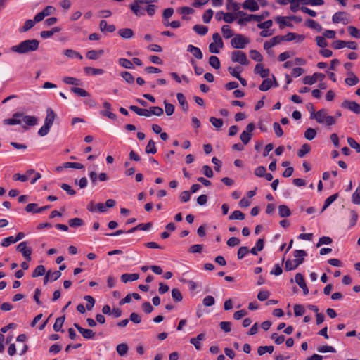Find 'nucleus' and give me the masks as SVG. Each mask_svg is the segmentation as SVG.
Listing matches in <instances>:
<instances>
[{
  "instance_id": "1",
  "label": "nucleus",
  "mask_w": 360,
  "mask_h": 360,
  "mask_svg": "<svg viewBox=\"0 0 360 360\" xmlns=\"http://www.w3.org/2000/svg\"><path fill=\"white\" fill-rule=\"evenodd\" d=\"M39 41L35 39H27L11 47V51L19 54H25L35 51L39 49Z\"/></svg>"
},
{
  "instance_id": "2",
  "label": "nucleus",
  "mask_w": 360,
  "mask_h": 360,
  "mask_svg": "<svg viewBox=\"0 0 360 360\" xmlns=\"http://www.w3.org/2000/svg\"><path fill=\"white\" fill-rule=\"evenodd\" d=\"M156 1L157 0H134L129 6L135 15L143 16L145 15V10L141 8V5H150Z\"/></svg>"
},
{
  "instance_id": "3",
  "label": "nucleus",
  "mask_w": 360,
  "mask_h": 360,
  "mask_svg": "<svg viewBox=\"0 0 360 360\" xmlns=\"http://www.w3.org/2000/svg\"><path fill=\"white\" fill-rule=\"evenodd\" d=\"M250 41V39L243 34H237L231 39V45L234 49H244Z\"/></svg>"
},
{
  "instance_id": "4",
  "label": "nucleus",
  "mask_w": 360,
  "mask_h": 360,
  "mask_svg": "<svg viewBox=\"0 0 360 360\" xmlns=\"http://www.w3.org/2000/svg\"><path fill=\"white\" fill-rule=\"evenodd\" d=\"M231 60L233 63H239L241 65H248V60L246 54L241 51H234L231 53Z\"/></svg>"
},
{
  "instance_id": "5",
  "label": "nucleus",
  "mask_w": 360,
  "mask_h": 360,
  "mask_svg": "<svg viewBox=\"0 0 360 360\" xmlns=\"http://www.w3.org/2000/svg\"><path fill=\"white\" fill-rule=\"evenodd\" d=\"M254 129L255 124L253 123H250L247 125L245 130H244L241 133L240 138L245 145L248 144L250 140L251 139L252 132L253 131Z\"/></svg>"
},
{
  "instance_id": "6",
  "label": "nucleus",
  "mask_w": 360,
  "mask_h": 360,
  "mask_svg": "<svg viewBox=\"0 0 360 360\" xmlns=\"http://www.w3.org/2000/svg\"><path fill=\"white\" fill-rule=\"evenodd\" d=\"M324 78H325L324 74L316 72L311 76H309V75L305 76L302 79V82L304 84L312 85L318 81H320V82L323 81L324 79Z\"/></svg>"
},
{
  "instance_id": "7",
  "label": "nucleus",
  "mask_w": 360,
  "mask_h": 360,
  "mask_svg": "<svg viewBox=\"0 0 360 360\" xmlns=\"http://www.w3.org/2000/svg\"><path fill=\"white\" fill-rule=\"evenodd\" d=\"M56 12V8L52 6H46L41 12L35 15V21L41 22L45 17L51 15Z\"/></svg>"
},
{
  "instance_id": "8",
  "label": "nucleus",
  "mask_w": 360,
  "mask_h": 360,
  "mask_svg": "<svg viewBox=\"0 0 360 360\" xmlns=\"http://www.w3.org/2000/svg\"><path fill=\"white\" fill-rule=\"evenodd\" d=\"M17 250L22 253V256L27 260L31 261V255L32 250L31 248L27 247V242L23 241L18 244L17 246Z\"/></svg>"
},
{
  "instance_id": "9",
  "label": "nucleus",
  "mask_w": 360,
  "mask_h": 360,
  "mask_svg": "<svg viewBox=\"0 0 360 360\" xmlns=\"http://www.w3.org/2000/svg\"><path fill=\"white\" fill-rule=\"evenodd\" d=\"M278 83L273 76V78H266L263 80L262 84L259 86V89L262 91H266L270 89L273 86H278Z\"/></svg>"
},
{
  "instance_id": "10",
  "label": "nucleus",
  "mask_w": 360,
  "mask_h": 360,
  "mask_svg": "<svg viewBox=\"0 0 360 360\" xmlns=\"http://www.w3.org/2000/svg\"><path fill=\"white\" fill-rule=\"evenodd\" d=\"M332 21L334 23L342 22L346 25L348 23V14L345 12H337L333 15Z\"/></svg>"
},
{
  "instance_id": "11",
  "label": "nucleus",
  "mask_w": 360,
  "mask_h": 360,
  "mask_svg": "<svg viewBox=\"0 0 360 360\" xmlns=\"http://www.w3.org/2000/svg\"><path fill=\"white\" fill-rule=\"evenodd\" d=\"M242 7L252 12L257 11L259 9L257 1L255 0H245L242 4Z\"/></svg>"
},
{
  "instance_id": "12",
  "label": "nucleus",
  "mask_w": 360,
  "mask_h": 360,
  "mask_svg": "<svg viewBox=\"0 0 360 360\" xmlns=\"http://www.w3.org/2000/svg\"><path fill=\"white\" fill-rule=\"evenodd\" d=\"M343 108H347L351 111L359 114L360 113V105L355 101H345L342 103Z\"/></svg>"
},
{
  "instance_id": "13",
  "label": "nucleus",
  "mask_w": 360,
  "mask_h": 360,
  "mask_svg": "<svg viewBox=\"0 0 360 360\" xmlns=\"http://www.w3.org/2000/svg\"><path fill=\"white\" fill-rule=\"evenodd\" d=\"M327 115L326 110L322 109L316 112H312L311 114V118L315 119L318 123L323 124L325 122Z\"/></svg>"
},
{
  "instance_id": "14",
  "label": "nucleus",
  "mask_w": 360,
  "mask_h": 360,
  "mask_svg": "<svg viewBox=\"0 0 360 360\" xmlns=\"http://www.w3.org/2000/svg\"><path fill=\"white\" fill-rule=\"evenodd\" d=\"M295 281L297 285L303 290L304 294L307 295L309 293V289L305 283L304 276L300 273H297L295 276Z\"/></svg>"
},
{
  "instance_id": "15",
  "label": "nucleus",
  "mask_w": 360,
  "mask_h": 360,
  "mask_svg": "<svg viewBox=\"0 0 360 360\" xmlns=\"http://www.w3.org/2000/svg\"><path fill=\"white\" fill-rule=\"evenodd\" d=\"M22 117V113L15 112L13 115L12 118L4 120V123L5 124H8V125L20 124L22 122V120H21Z\"/></svg>"
},
{
  "instance_id": "16",
  "label": "nucleus",
  "mask_w": 360,
  "mask_h": 360,
  "mask_svg": "<svg viewBox=\"0 0 360 360\" xmlns=\"http://www.w3.org/2000/svg\"><path fill=\"white\" fill-rule=\"evenodd\" d=\"M303 258L295 259L293 262L290 260H287L285 264V269L286 271H291L295 269L300 264H301L303 262Z\"/></svg>"
},
{
  "instance_id": "17",
  "label": "nucleus",
  "mask_w": 360,
  "mask_h": 360,
  "mask_svg": "<svg viewBox=\"0 0 360 360\" xmlns=\"http://www.w3.org/2000/svg\"><path fill=\"white\" fill-rule=\"evenodd\" d=\"M254 72L255 74H259L262 78L267 77L269 74V70L264 69L262 63H258L256 65L254 69Z\"/></svg>"
},
{
  "instance_id": "18",
  "label": "nucleus",
  "mask_w": 360,
  "mask_h": 360,
  "mask_svg": "<svg viewBox=\"0 0 360 360\" xmlns=\"http://www.w3.org/2000/svg\"><path fill=\"white\" fill-rule=\"evenodd\" d=\"M187 51L192 53L193 56L195 57L197 59L200 60L203 57L201 50L198 47L194 46L193 45H188L187 46Z\"/></svg>"
},
{
  "instance_id": "19",
  "label": "nucleus",
  "mask_w": 360,
  "mask_h": 360,
  "mask_svg": "<svg viewBox=\"0 0 360 360\" xmlns=\"http://www.w3.org/2000/svg\"><path fill=\"white\" fill-rule=\"evenodd\" d=\"M152 227V223L148 222L146 224H139L137 226L131 228V229L126 231L127 233H134L138 230H142V231H148Z\"/></svg>"
},
{
  "instance_id": "20",
  "label": "nucleus",
  "mask_w": 360,
  "mask_h": 360,
  "mask_svg": "<svg viewBox=\"0 0 360 360\" xmlns=\"http://www.w3.org/2000/svg\"><path fill=\"white\" fill-rule=\"evenodd\" d=\"M56 117V114L54 111L51 108H48L46 110V116L44 120V124L51 127L53 124L54 120Z\"/></svg>"
},
{
  "instance_id": "21",
  "label": "nucleus",
  "mask_w": 360,
  "mask_h": 360,
  "mask_svg": "<svg viewBox=\"0 0 360 360\" xmlns=\"http://www.w3.org/2000/svg\"><path fill=\"white\" fill-rule=\"evenodd\" d=\"M37 22H38L35 21V17L33 20H26L24 25L19 29V32L21 33L26 32L31 28H32L34 26L35 23Z\"/></svg>"
},
{
  "instance_id": "22",
  "label": "nucleus",
  "mask_w": 360,
  "mask_h": 360,
  "mask_svg": "<svg viewBox=\"0 0 360 360\" xmlns=\"http://www.w3.org/2000/svg\"><path fill=\"white\" fill-rule=\"evenodd\" d=\"M99 27L101 32H113L115 30L114 25H108L107 21L104 20H101Z\"/></svg>"
},
{
  "instance_id": "23",
  "label": "nucleus",
  "mask_w": 360,
  "mask_h": 360,
  "mask_svg": "<svg viewBox=\"0 0 360 360\" xmlns=\"http://www.w3.org/2000/svg\"><path fill=\"white\" fill-rule=\"evenodd\" d=\"M129 109L140 116L150 117L151 112L148 109L139 108L136 105L129 106Z\"/></svg>"
},
{
  "instance_id": "24",
  "label": "nucleus",
  "mask_w": 360,
  "mask_h": 360,
  "mask_svg": "<svg viewBox=\"0 0 360 360\" xmlns=\"http://www.w3.org/2000/svg\"><path fill=\"white\" fill-rule=\"evenodd\" d=\"M22 122L25 123L27 126H34L37 124L38 119L34 116L23 115L21 117Z\"/></svg>"
},
{
  "instance_id": "25",
  "label": "nucleus",
  "mask_w": 360,
  "mask_h": 360,
  "mask_svg": "<svg viewBox=\"0 0 360 360\" xmlns=\"http://www.w3.org/2000/svg\"><path fill=\"white\" fill-rule=\"evenodd\" d=\"M118 34L123 39H130L134 36V32L130 28H122L118 30Z\"/></svg>"
},
{
  "instance_id": "26",
  "label": "nucleus",
  "mask_w": 360,
  "mask_h": 360,
  "mask_svg": "<svg viewBox=\"0 0 360 360\" xmlns=\"http://www.w3.org/2000/svg\"><path fill=\"white\" fill-rule=\"evenodd\" d=\"M139 275L138 274H124L121 276V281L126 283L129 281H134L138 280Z\"/></svg>"
},
{
  "instance_id": "27",
  "label": "nucleus",
  "mask_w": 360,
  "mask_h": 360,
  "mask_svg": "<svg viewBox=\"0 0 360 360\" xmlns=\"http://www.w3.org/2000/svg\"><path fill=\"white\" fill-rule=\"evenodd\" d=\"M348 75L349 77H347L345 80V83L349 86H354L359 82V78L352 72H349Z\"/></svg>"
},
{
  "instance_id": "28",
  "label": "nucleus",
  "mask_w": 360,
  "mask_h": 360,
  "mask_svg": "<svg viewBox=\"0 0 360 360\" xmlns=\"http://www.w3.org/2000/svg\"><path fill=\"white\" fill-rule=\"evenodd\" d=\"M264 240L262 238H259L257 240L256 245L255 247H253L250 250V252H251L254 255H257V252L259 251H261L264 248Z\"/></svg>"
},
{
  "instance_id": "29",
  "label": "nucleus",
  "mask_w": 360,
  "mask_h": 360,
  "mask_svg": "<svg viewBox=\"0 0 360 360\" xmlns=\"http://www.w3.org/2000/svg\"><path fill=\"white\" fill-rule=\"evenodd\" d=\"M278 214L281 217L284 218L289 217L291 212L288 206L281 205L278 206Z\"/></svg>"
},
{
  "instance_id": "30",
  "label": "nucleus",
  "mask_w": 360,
  "mask_h": 360,
  "mask_svg": "<svg viewBox=\"0 0 360 360\" xmlns=\"http://www.w3.org/2000/svg\"><path fill=\"white\" fill-rule=\"evenodd\" d=\"M177 100L180 105L182 106V109L184 112H187L188 110V105L183 94L178 93L176 94Z\"/></svg>"
},
{
  "instance_id": "31",
  "label": "nucleus",
  "mask_w": 360,
  "mask_h": 360,
  "mask_svg": "<svg viewBox=\"0 0 360 360\" xmlns=\"http://www.w3.org/2000/svg\"><path fill=\"white\" fill-rule=\"evenodd\" d=\"M103 50H91L87 51L86 53V57L90 60H96L99 56L102 55L103 53Z\"/></svg>"
},
{
  "instance_id": "32",
  "label": "nucleus",
  "mask_w": 360,
  "mask_h": 360,
  "mask_svg": "<svg viewBox=\"0 0 360 360\" xmlns=\"http://www.w3.org/2000/svg\"><path fill=\"white\" fill-rule=\"evenodd\" d=\"M274 346H259L257 349V353L259 356L264 354L266 352L271 354L274 352Z\"/></svg>"
},
{
  "instance_id": "33",
  "label": "nucleus",
  "mask_w": 360,
  "mask_h": 360,
  "mask_svg": "<svg viewBox=\"0 0 360 360\" xmlns=\"http://www.w3.org/2000/svg\"><path fill=\"white\" fill-rule=\"evenodd\" d=\"M157 152L155 143L153 140H150L146 147V153L148 154H155Z\"/></svg>"
},
{
  "instance_id": "34",
  "label": "nucleus",
  "mask_w": 360,
  "mask_h": 360,
  "mask_svg": "<svg viewBox=\"0 0 360 360\" xmlns=\"http://www.w3.org/2000/svg\"><path fill=\"white\" fill-rule=\"evenodd\" d=\"M230 220H243L245 219V214L240 210H235L229 217Z\"/></svg>"
},
{
  "instance_id": "35",
  "label": "nucleus",
  "mask_w": 360,
  "mask_h": 360,
  "mask_svg": "<svg viewBox=\"0 0 360 360\" xmlns=\"http://www.w3.org/2000/svg\"><path fill=\"white\" fill-rule=\"evenodd\" d=\"M305 24L309 27H310L311 29H314V30H316L318 32H321L322 30L321 26L319 23H317L315 20H314L312 19H308L306 21Z\"/></svg>"
},
{
  "instance_id": "36",
  "label": "nucleus",
  "mask_w": 360,
  "mask_h": 360,
  "mask_svg": "<svg viewBox=\"0 0 360 360\" xmlns=\"http://www.w3.org/2000/svg\"><path fill=\"white\" fill-rule=\"evenodd\" d=\"M64 321H65V316L57 318L54 323V325H53V330L56 332L60 331Z\"/></svg>"
},
{
  "instance_id": "37",
  "label": "nucleus",
  "mask_w": 360,
  "mask_h": 360,
  "mask_svg": "<svg viewBox=\"0 0 360 360\" xmlns=\"http://www.w3.org/2000/svg\"><path fill=\"white\" fill-rule=\"evenodd\" d=\"M338 194L335 193L326 198L321 209V212H323L331 203H333L338 198Z\"/></svg>"
},
{
  "instance_id": "38",
  "label": "nucleus",
  "mask_w": 360,
  "mask_h": 360,
  "mask_svg": "<svg viewBox=\"0 0 360 360\" xmlns=\"http://www.w3.org/2000/svg\"><path fill=\"white\" fill-rule=\"evenodd\" d=\"M254 20L253 14H248L243 18H240L237 22L240 26H244L247 22Z\"/></svg>"
},
{
  "instance_id": "39",
  "label": "nucleus",
  "mask_w": 360,
  "mask_h": 360,
  "mask_svg": "<svg viewBox=\"0 0 360 360\" xmlns=\"http://www.w3.org/2000/svg\"><path fill=\"white\" fill-rule=\"evenodd\" d=\"M128 349L129 347L126 343L119 344L116 347L117 353L122 356H124L127 353Z\"/></svg>"
},
{
  "instance_id": "40",
  "label": "nucleus",
  "mask_w": 360,
  "mask_h": 360,
  "mask_svg": "<svg viewBox=\"0 0 360 360\" xmlns=\"http://www.w3.org/2000/svg\"><path fill=\"white\" fill-rule=\"evenodd\" d=\"M46 272V269L43 265L37 266L32 272V277H39L43 276Z\"/></svg>"
},
{
  "instance_id": "41",
  "label": "nucleus",
  "mask_w": 360,
  "mask_h": 360,
  "mask_svg": "<svg viewBox=\"0 0 360 360\" xmlns=\"http://www.w3.org/2000/svg\"><path fill=\"white\" fill-rule=\"evenodd\" d=\"M212 39L213 42L212 44H215L219 48H223L224 43L220 34L218 32H215L212 34Z\"/></svg>"
},
{
  "instance_id": "42",
  "label": "nucleus",
  "mask_w": 360,
  "mask_h": 360,
  "mask_svg": "<svg viewBox=\"0 0 360 360\" xmlns=\"http://www.w3.org/2000/svg\"><path fill=\"white\" fill-rule=\"evenodd\" d=\"M301 4L311 6H321L324 4L323 0H300Z\"/></svg>"
},
{
  "instance_id": "43",
  "label": "nucleus",
  "mask_w": 360,
  "mask_h": 360,
  "mask_svg": "<svg viewBox=\"0 0 360 360\" xmlns=\"http://www.w3.org/2000/svg\"><path fill=\"white\" fill-rule=\"evenodd\" d=\"M84 70L86 74H92L94 75H101L104 72L103 69L94 68L91 67H86L84 68Z\"/></svg>"
},
{
  "instance_id": "44",
  "label": "nucleus",
  "mask_w": 360,
  "mask_h": 360,
  "mask_svg": "<svg viewBox=\"0 0 360 360\" xmlns=\"http://www.w3.org/2000/svg\"><path fill=\"white\" fill-rule=\"evenodd\" d=\"M70 227H79L84 225V221L80 218H73L68 221Z\"/></svg>"
},
{
  "instance_id": "45",
  "label": "nucleus",
  "mask_w": 360,
  "mask_h": 360,
  "mask_svg": "<svg viewBox=\"0 0 360 360\" xmlns=\"http://www.w3.org/2000/svg\"><path fill=\"white\" fill-rule=\"evenodd\" d=\"M172 297L174 301L179 302H181L183 299V296L180 290L177 288H173L172 290Z\"/></svg>"
},
{
  "instance_id": "46",
  "label": "nucleus",
  "mask_w": 360,
  "mask_h": 360,
  "mask_svg": "<svg viewBox=\"0 0 360 360\" xmlns=\"http://www.w3.org/2000/svg\"><path fill=\"white\" fill-rule=\"evenodd\" d=\"M193 30L200 35H205L208 32V28L204 25H195L193 27Z\"/></svg>"
},
{
  "instance_id": "47",
  "label": "nucleus",
  "mask_w": 360,
  "mask_h": 360,
  "mask_svg": "<svg viewBox=\"0 0 360 360\" xmlns=\"http://www.w3.org/2000/svg\"><path fill=\"white\" fill-rule=\"evenodd\" d=\"M221 32L223 34V37L225 39H229L232 36H233V31L231 30L229 25H223L221 27Z\"/></svg>"
},
{
  "instance_id": "48",
  "label": "nucleus",
  "mask_w": 360,
  "mask_h": 360,
  "mask_svg": "<svg viewBox=\"0 0 360 360\" xmlns=\"http://www.w3.org/2000/svg\"><path fill=\"white\" fill-rule=\"evenodd\" d=\"M209 64L214 68V69L220 68V61L219 59L214 56H212L209 58Z\"/></svg>"
},
{
  "instance_id": "49",
  "label": "nucleus",
  "mask_w": 360,
  "mask_h": 360,
  "mask_svg": "<svg viewBox=\"0 0 360 360\" xmlns=\"http://www.w3.org/2000/svg\"><path fill=\"white\" fill-rule=\"evenodd\" d=\"M275 21L279 24L280 28H283L284 26L292 27V24L288 22L285 18L282 16H277Z\"/></svg>"
},
{
  "instance_id": "50",
  "label": "nucleus",
  "mask_w": 360,
  "mask_h": 360,
  "mask_svg": "<svg viewBox=\"0 0 360 360\" xmlns=\"http://www.w3.org/2000/svg\"><path fill=\"white\" fill-rule=\"evenodd\" d=\"M352 201L354 204L360 205V185L356 188L352 196Z\"/></svg>"
},
{
  "instance_id": "51",
  "label": "nucleus",
  "mask_w": 360,
  "mask_h": 360,
  "mask_svg": "<svg viewBox=\"0 0 360 360\" xmlns=\"http://www.w3.org/2000/svg\"><path fill=\"white\" fill-rule=\"evenodd\" d=\"M316 136V131L313 128H308L304 132V138L307 140H312Z\"/></svg>"
},
{
  "instance_id": "52",
  "label": "nucleus",
  "mask_w": 360,
  "mask_h": 360,
  "mask_svg": "<svg viewBox=\"0 0 360 360\" xmlns=\"http://www.w3.org/2000/svg\"><path fill=\"white\" fill-rule=\"evenodd\" d=\"M310 146L307 143H304L302 146L301 148L297 152V155L300 158L304 157L306 154H307L310 151Z\"/></svg>"
},
{
  "instance_id": "53",
  "label": "nucleus",
  "mask_w": 360,
  "mask_h": 360,
  "mask_svg": "<svg viewBox=\"0 0 360 360\" xmlns=\"http://www.w3.org/2000/svg\"><path fill=\"white\" fill-rule=\"evenodd\" d=\"M63 81L67 84H72L76 86L80 84V80L72 77H65L63 79Z\"/></svg>"
},
{
  "instance_id": "54",
  "label": "nucleus",
  "mask_w": 360,
  "mask_h": 360,
  "mask_svg": "<svg viewBox=\"0 0 360 360\" xmlns=\"http://www.w3.org/2000/svg\"><path fill=\"white\" fill-rule=\"evenodd\" d=\"M119 64L124 68H127V69L134 68L132 62L126 58H120Z\"/></svg>"
},
{
  "instance_id": "55",
  "label": "nucleus",
  "mask_w": 360,
  "mask_h": 360,
  "mask_svg": "<svg viewBox=\"0 0 360 360\" xmlns=\"http://www.w3.org/2000/svg\"><path fill=\"white\" fill-rule=\"evenodd\" d=\"M84 338L91 339L94 337L95 333L91 329L82 328L79 332Z\"/></svg>"
},
{
  "instance_id": "56",
  "label": "nucleus",
  "mask_w": 360,
  "mask_h": 360,
  "mask_svg": "<svg viewBox=\"0 0 360 360\" xmlns=\"http://www.w3.org/2000/svg\"><path fill=\"white\" fill-rule=\"evenodd\" d=\"M347 143L351 148L355 149L357 153H360V144H359L353 138L348 137Z\"/></svg>"
},
{
  "instance_id": "57",
  "label": "nucleus",
  "mask_w": 360,
  "mask_h": 360,
  "mask_svg": "<svg viewBox=\"0 0 360 360\" xmlns=\"http://www.w3.org/2000/svg\"><path fill=\"white\" fill-rule=\"evenodd\" d=\"M121 76L128 84H134V78L130 72L124 71L121 73Z\"/></svg>"
},
{
  "instance_id": "58",
  "label": "nucleus",
  "mask_w": 360,
  "mask_h": 360,
  "mask_svg": "<svg viewBox=\"0 0 360 360\" xmlns=\"http://www.w3.org/2000/svg\"><path fill=\"white\" fill-rule=\"evenodd\" d=\"M210 122L217 129H220L223 125V120L220 118H216L214 117H211L210 118Z\"/></svg>"
},
{
  "instance_id": "59",
  "label": "nucleus",
  "mask_w": 360,
  "mask_h": 360,
  "mask_svg": "<svg viewBox=\"0 0 360 360\" xmlns=\"http://www.w3.org/2000/svg\"><path fill=\"white\" fill-rule=\"evenodd\" d=\"M250 57L252 60L258 62H261L263 60V57L261 53L257 50H251L250 51Z\"/></svg>"
},
{
  "instance_id": "60",
  "label": "nucleus",
  "mask_w": 360,
  "mask_h": 360,
  "mask_svg": "<svg viewBox=\"0 0 360 360\" xmlns=\"http://www.w3.org/2000/svg\"><path fill=\"white\" fill-rule=\"evenodd\" d=\"M349 34L355 38H360V30L354 26H349L347 27Z\"/></svg>"
},
{
  "instance_id": "61",
  "label": "nucleus",
  "mask_w": 360,
  "mask_h": 360,
  "mask_svg": "<svg viewBox=\"0 0 360 360\" xmlns=\"http://www.w3.org/2000/svg\"><path fill=\"white\" fill-rule=\"evenodd\" d=\"M213 11L212 9L207 10L202 15V20L205 23H209L213 16Z\"/></svg>"
},
{
  "instance_id": "62",
  "label": "nucleus",
  "mask_w": 360,
  "mask_h": 360,
  "mask_svg": "<svg viewBox=\"0 0 360 360\" xmlns=\"http://www.w3.org/2000/svg\"><path fill=\"white\" fill-rule=\"evenodd\" d=\"M71 91L82 97H86L89 96V93L82 88L72 87L71 88Z\"/></svg>"
},
{
  "instance_id": "63",
  "label": "nucleus",
  "mask_w": 360,
  "mask_h": 360,
  "mask_svg": "<svg viewBox=\"0 0 360 360\" xmlns=\"http://www.w3.org/2000/svg\"><path fill=\"white\" fill-rule=\"evenodd\" d=\"M250 250H248V247L243 246L240 247L237 253V257L238 259H242L248 252Z\"/></svg>"
},
{
  "instance_id": "64",
  "label": "nucleus",
  "mask_w": 360,
  "mask_h": 360,
  "mask_svg": "<svg viewBox=\"0 0 360 360\" xmlns=\"http://www.w3.org/2000/svg\"><path fill=\"white\" fill-rule=\"evenodd\" d=\"M84 298L87 302L86 309L91 310L95 304L94 298L91 295H86Z\"/></svg>"
}]
</instances>
